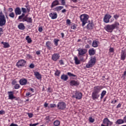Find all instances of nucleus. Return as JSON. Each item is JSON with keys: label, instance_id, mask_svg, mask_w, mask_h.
I'll return each instance as SVG.
<instances>
[{"label": "nucleus", "instance_id": "nucleus-1", "mask_svg": "<svg viewBox=\"0 0 126 126\" xmlns=\"http://www.w3.org/2000/svg\"><path fill=\"white\" fill-rule=\"evenodd\" d=\"M103 89L102 86H95L93 87V91L92 94V98L93 100H95V99H98L101 90Z\"/></svg>", "mask_w": 126, "mask_h": 126}, {"label": "nucleus", "instance_id": "nucleus-2", "mask_svg": "<svg viewBox=\"0 0 126 126\" xmlns=\"http://www.w3.org/2000/svg\"><path fill=\"white\" fill-rule=\"evenodd\" d=\"M120 27V23L118 22H115L114 24L109 25H108L104 27L105 30L108 32H112L114 30L117 29Z\"/></svg>", "mask_w": 126, "mask_h": 126}, {"label": "nucleus", "instance_id": "nucleus-3", "mask_svg": "<svg viewBox=\"0 0 126 126\" xmlns=\"http://www.w3.org/2000/svg\"><path fill=\"white\" fill-rule=\"evenodd\" d=\"M89 18V15L86 14H83L80 16V20L81 22H82V27L85 26L88 23Z\"/></svg>", "mask_w": 126, "mask_h": 126}, {"label": "nucleus", "instance_id": "nucleus-4", "mask_svg": "<svg viewBox=\"0 0 126 126\" xmlns=\"http://www.w3.org/2000/svg\"><path fill=\"white\" fill-rule=\"evenodd\" d=\"M6 23V19L2 11L0 10V27H2Z\"/></svg>", "mask_w": 126, "mask_h": 126}, {"label": "nucleus", "instance_id": "nucleus-5", "mask_svg": "<svg viewBox=\"0 0 126 126\" xmlns=\"http://www.w3.org/2000/svg\"><path fill=\"white\" fill-rule=\"evenodd\" d=\"M27 63V61L24 59H20L18 61V62L16 63V66L18 68H21L25 66Z\"/></svg>", "mask_w": 126, "mask_h": 126}, {"label": "nucleus", "instance_id": "nucleus-6", "mask_svg": "<svg viewBox=\"0 0 126 126\" xmlns=\"http://www.w3.org/2000/svg\"><path fill=\"white\" fill-rule=\"evenodd\" d=\"M66 108V104L63 101H60L57 104V108L58 110H65Z\"/></svg>", "mask_w": 126, "mask_h": 126}, {"label": "nucleus", "instance_id": "nucleus-7", "mask_svg": "<svg viewBox=\"0 0 126 126\" xmlns=\"http://www.w3.org/2000/svg\"><path fill=\"white\" fill-rule=\"evenodd\" d=\"M95 62V58H92L91 60H90L88 63L87 65H86V67H87V68H90L91 67L94 65Z\"/></svg>", "mask_w": 126, "mask_h": 126}, {"label": "nucleus", "instance_id": "nucleus-8", "mask_svg": "<svg viewBox=\"0 0 126 126\" xmlns=\"http://www.w3.org/2000/svg\"><path fill=\"white\" fill-rule=\"evenodd\" d=\"M28 15L25 16L24 18H23L22 20H20V22L22 21L23 22H27V23L29 24L32 23V17H28Z\"/></svg>", "mask_w": 126, "mask_h": 126}, {"label": "nucleus", "instance_id": "nucleus-9", "mask_svg": "<svg viewBox=\"0 0 126 126\" xmlns=\"http://www.w3.org/2000/svg\"><path fill=\"white\" fill-rule=\"evenodd\" d=\"M82 96H83V94L81 92H76L75 94H73L72 95V97L77 99H82Z\"/></svg>", "mask_w": 126, "mask_h": 126}, {"label": "nucleus", "instance_id": "nucleus-10", "mask_svg": "<svg viewBox=\"0 0 126 126\" xmlns=\"http://www.w3.org/2000/svg\"><path fill=\"white\" fill-rule=\"evenodd\" d=\"M77 51L78 52V55L79 56H84L87 53V50L86 49L79 48L77 49Z\"/></svg>", "mask_w": 126, "mask_h": 126}, {"label": "nucleus", "instance_id": "nucleus-11", "mask_svg": "<svg viewBox=\"0 0 126 126\" xmlns=\"http://www.w3.org/2000/svg\"><path fill=\"white\" fill-rule=\"evenodd\" d=\"M103 123L104 125L108 126H111L113 124V122L110 121L108 118H105L103 119Z\"/></svg>", "mask_w": 126, "mask_h": 126}, {"label": "nucleus", "instance_id": "nucleus-12", "mask_svg": "<svg viewBox=\"0 0 126 126\" xmlns=\"http://www.w3.org/2000/svg\"><path fill=\"white\" fill-rule=\"evenodd\" d=\"M60 58V55L59 53H54L52 55V60L54 62H57L59 60Z\"/></svg>", "mask_w": 126, "mask_h": 126}, {"label": "nucleus", "instance_id": "nucleus-13", "mask_svg": "<svg viewBox=\"0 0 126 126\" xmlns=\"http://www.w3.org/2000/svg\"><path fill=\"white\" fill-rule=\"evenodd\" d=\"M112 17L111 15H109V14H106L104 15V18H103V21L104 23H109L110 22V19Z\"/></svg>", "mask_w": 126, "mask_h": 126}, {"label": "nucleus", "instance_id": "nucleus-14", "mask_svg": "<svg viewBox=\"0 0 126 126\" xmlns=\"http://www.w3.org/2000/svg\"><path fill=\"white\" fill-rule=\"evenodd\" d=\"M8 97L9 99L12 100L13 99H15L17 100V98L14 95V93L12 91L8 92Z\"/></svg>", "mask_w": 126, "mask_h": 126}, {"label": "nucleus", "instance_id": "nucleus-15", "mask_svg": "<svg viewBox=\"0 0 126 126\" xmlns=\"http://www.w3.org/2000/svg\"><path fill=\"white\" fill-rule=\"evenodd\" d=\"M20 85L25 86L28 84V80L26 78H21L20 81H19Z\"/></svg>", "mask_w": 126, "mask_h": 126}, {"label": "nucleus", "instance_id": "nucleus-16", "mask_svg": "<svg viewBox=\"0 0 126 126\" xmlns=\"http://www.w3.org/2000/svg\"><path fill=\"white\" fill-rule=\"evenodd\" d=\"M58 13L56 12H53L49 14V17L52 20H55L58 18Z\"/></svg>", "mask_w": 126, "mask_h": 126}, {"label": "nucleus", "instance_id": "nucleus-17", "mask_svg": "<svg viewBox=\"0 0 126 126\" xmlns=\"http://www.w3.org/2000/svg\"><path fill=\"white\" fill-rule=\"evenodd\" d=\"M69 84L71 86H77L79 85V83L78 81H76L75 80H71V81H70Z\"/></svg>", "mask_w": 126, "mask_h": 126}, {"label": "nucleus", "instance_id": "nucleus-18", "mask_svg": "<svg viewBox=\"0 0 126 126\" xmlns=\"http://www.w3.org/2000/svg\"><path fill=\"white\" fill-rule=\"evenodd\" d=\"M121 60L125 61L126 58V52L125 50H122L121 52Z\"/></svg>", "mask_w": 126, "mask_h": 126}, {"label": "nucleus", "instance_id": "nucleus-19", "mask_svg": "<svg viewBox=\"0 0 126 126\" xmlns=\"http://www.w3.org/2000/svg\"><path fill=\"white\" fill-rule=\"evenodd\" d=\"M46 47L49 50H51L52 48V42L50 41H48L46 42Z\"/></svg>", "mask_w": 126, "mask_h": 126}, {"label": "nucleus", "instance_id": "nucleus-20", "mask_svg": "<svg viewBox=\"0 0 126 126\" xmlns=\"http://www.w3.org/2000/svg\"><path fill=\"white\" fill-rule=\"evenodd\" d=\"M34 75L38 80H40L41 78H42V75H41L38 72L34 71Z\"/></svg>", "mask_w": 126, "mask_h": 126}, {"label": "nucleus", "instance_id": "nucleus-21", "mask_svg": "<svg viewBox=\"0 0 126 126\" xmlns=\"http://www.w3.org/2000/svg\"><path fill=\"white\" fill-rule=\"evenodd\" d=\"M14 12H15V14H16V15H20L21 14V9L19 7L15 9Z\"/></svg>", "mask_w": 126, "mask_h": 126}, {"label": "nucleus", "instance_id": "nucleus-22", "mask_svg": "<svg viewBox=\"0 0 126 126\" xmlns=\"http://www.w3.org/2000/svg\"><path fill=\"white\" fill-rule=\"evenodd\" d=\"M61 79L62 80H63L64 81H66L68 80V77L67 75L63 74L61 75Z\"/></svg>", "mask_w": 126, "mask_h": 126}, {"label": "nucleus", "instance_id": "nucleus-23", "mask_svg": "<svg viewBox=\"0 0 126 126\" xmlns=\"http://www.w3.org/2000/svg\"><path fill=\"white\" fill-rule=\"evenodd\" d=\"M59 5H60L59 1L58 0H56L53 1V2L52 3L51 7H54Z\"/></svg>", "mask_w": 126, "mask_h": 126}, {"label": "nucleus", "instance_id": "nucleus-24", "mask_svg": "<svg viewBox=\"0 0 126 126\" xmlns=\"http://www.w3.org/2000/svg\"><path fill=\"white\" fill-rule=\"evenodd\" d=\"M18 29L20 30H24L25 29V26H24V24L23 23H20L19 25L18 26Z\"/></svg>", "mask_w": 126, "mask_h": 126}, {"label": "nucleus", "instance_id": "nucleus-25", "mask_svg": "<svg viewBox=\"0 0 126 126\" xmlns=\"http://www.w3.org/2000/svg\"><path fill=\"white\" fill-rule=\"evenodd\" d=\"M99 44V41H96V40L93 41L92 46L94 48H97L98 44Z\"/></svg>", "mask_w": 126, "mask_h": 126}, {"label": "nucleus", "instance_id": "nucleus-26", "mask_svg": "<svg viewBox=\"0 0 126 126\" xmlns=\"http://www.w3.org/2000/svg\"><path fill=\"white\" fill-rule=\"evenodd\" d=\"M124 123H125V121L124 120H122V119H118V120H117V121L115 123L116 125H121Z\"/></svg>", "mask_w": 126, "mask_h": 126}, {"label": "nucleus", "instance_id": "nucleus-27", "mask_svg": "<svg viewBox=\"0 0 126 126\" xmlns=\"http://www.w3.org/2000/svg\"><path fill=\"white\" fill-rule=\"evenodd\" d=\"M74 61H75V63L76 65L80 64L81 61L78 59L77 57H75L74 58Z\"/></svg>", "mask_w": 126, "mask_h": 126}, {"label": "nucleus", "instance_id": "nucleus-28", "mask_svg": "<svg viewBox=\"0 0 126 126\" xmlns=\"http://www.w3.org/2000/svg\"><path fill=\"white\" fill-rule=\"evenodd\" d=\"M1 44L4 45L3 47L5 48H9L10 47V45L7 42H2Z\"/></svg>", "mask_w": 126, "mask_h": 126}, {"label": "nucleus", "instance_id": "nucleus-29", "mask_svg": "<svg viewBox=\"0 0 126 126\" xmlns=\"http://www.w3.org/2000/svg\"><path fill=\"white\" fill-rule=\"evenodd\" d=\"M106 91H103L102 92V93L100 94V99H102L103 98V97L105 96L106 94Z\"/></svg>", "mask_w": 126, "mask_h": 126}, {"label": "nucleus", "instance_id": "nucleus-30", "mask_svg": "<svg viewBox=\"0 0 126 126\" xmlns=\"http://www.w3.org/2000/svg\"><path fill=\"white\" fill-rule=\"evenodd\" d=\"M94 24L92 23H89L87 26V28L88 30L93 29Z\"/></svg>", "mask_w": 126, "mask_h": 126}, {"label": "nucleus", "instance_id": "nucleus-31", "mask_svg": "<svg viewBox=\"0 0 126 126\" xmlns=\"http://www.w3.org/2000/svg\"><path fill=\"white\" fill-rule=\"evenodd\" d=\"M63 8V6H58L56 7V8H54V10H55L57 11H59L60 10H62Z\"/></svg>", "mask_w": 126, "mask_h": 126}, {"label": "nucleus", "instance_id": "nucleus-32", "mask_svg": "<svg viewBox=\"0 0 126 126\" xmlns=\"http://www.w3.org/2000/svg\"><path fill=\"white\" fill-rule=\"evenodd\" d=\"M26 39L27 41H28V43L29 44L31 43L32 42V40L31 39L30 36L29 35L26 36Z\"/></svg>", "mask_w": 126, "mask_h": 126}, {"label": "nucleus", "instance_id": "nucleus-33", "mask_svg": "<svg viewBox=\"0 0 126 126\" xmlns=\"http://www.w3.org/2000/svg\"><path fill=\"white\" fill-rule=\"evenodd\" d=\"M90 55H94L95 54V50L94 49H90L89 50Z\"/></svg>", "mask_w": 126, "mask_h": 126}, {"label": "nucleus", "instance_id": "nucleus-34", "mask_svg": "<svg viewBox=\"0 0 126 126\" xmlns=\"http://www.w3.org/2000/svg\"><path fill=\"white\" fill-rule=\"evenodd\" d=\"M60 74H61L60 70L58 69H56L55 73H54V75L59 77Z\"/></svg>", "mask_w": 126, "mask_h": 126}, {"label": "nucleus", "instance_id": "nucleus-35", "mask_svg": "<svg viewBox=\"0 0 126 126\" xmlns=\"http://www.w3.org/2000/svg\"><path fill=\"white\" fill-rule=\"evenodd\" d=\"M53 124L54 126H59L60 125V122L59 120H56L54 122Z\"/></svg>", "mask_w": 126, "mask_h": 126}, {"label": "nucleus", "instance_id": "nucleus-36", "mask_svg": "<svg viewBox=\"0 0 126 126\" xmlns=\"http://www.w3.org/2000/svg\"><path fill=\"white\" fill-rule=\"evenodd\" d=\"M60 41V40L58 39H54V45H55L56 46H58L59 45V42Z\"/></svg>", "mask_w": 126, "mask_h": 126}, {"label": "nucleus", "instance_id": "nucleus-37", "mask_svg": "<svg viewBox=\"0 0 126 126\" xmlns=\"http://www.w3.org/2000/svg\"><path fill=\"white\" fill-rule=\"evenodd\" d=\"M26 13H23L21 15L19 16V17H18V20L23 19V18L25 17V14Z\"/></svg>", "mask_w": 126, "mask_h": 126}, {"label": "nucleus", "instance_id": "nucleus-38", "mask_svg": "<svg viewBox=\"0 0 126 126\" xmlns=\"http://www.w3.org/2000/svg\"><path fill=\"white\" fill-rule=\"evenodd\" d=\"M84 55H78V57H79V58L80 59V60L81 62H84Z\"/></svg>", "mask_w": 126, "mask_h": 126}, {"label": "nucleus", "instance_id": "nucleus-39", "mask_svg": "<svg viewBox=\"0 0 126 126\" xmlns=\"http://www.w3.org/2000/svg\"><path fill=\"white\" fill-rule=\"evenodd\" d=\"M21 88L20 85L19 84H16V85H14V89L17 90Z\"/></svg>", "mask_w": 126, "mask_h": 126}, {"label": "nucleus", "instance_id": "nucleus-40", "mask_svg": "<svg viewBox=\"0 0 126 126\" xmlns=\"http://www.w3.org/2000/svg\"><path fill=\"white\" fill-rule=\"evenodd\" d=\"M15 16V13H14V12H11V13H9V17H11V18H13V19L14 18Z\"/></svg>", "mask_w": 126, "mask_h": 126}, {"label": "nucleus", "instance_id": "nucleus-41", "mask_svg": "<svg viewBox=\"0 0 126 126\" xmlns=\"http://www.w3.org/2000/svg\"><path fill=\"white\" fill-rule=\"evenodd\" d=\"M21 9H22V11L23 13H27L28 10H27V9L26 8L22 7L21 8Z\"/></svg>", "mask_w": 126, "mask_h": 126}, {"label": "nucleus", "instance_id": "nucleus-42", "mask_svg": "<svg viewBox=\"0 0 126 126\" xmlns=\"http://www.w3.org/2000/svg\"><path fill=\"white\" fill-rule=\"evenodd\" d=\"M67 75L69 76V77H76V76L75 75H74L73 73H70V72H68L67 73Z\"/></svg>", "mask_w": 126, "mask_h": 126}, {"label": "nucleus", "instance_id": "nucleus-43", "mask_svg": "<svg viewBox=\"0 0 126 126\" xmlns=\"http://www.w3.org/2000/svg\"><path fill=\"white\" fill-rule=\"evenodd\" d=\"M90 123H93L94 122V119H93L92 117H89V119Z\"/></svg>", "mask_w": 126, "mask_h": 126}, {"label": "nucleus", "instance_id": "nucleus-44", "mask_svg": "<svg viewBox=\"0 0 126 126\" xmlns=\"http://www.w3.org/2000/svg\"><path fill=\"white\" fill-rule=\"evenodd\" d=\"M50 108H53L57 107V105L56 104H50Z\"/></svg>", "mask_w": 126, "mask_h": 126}, {"label": "nucleus", "instance_id": "nucleus-45", "mask_svg": "<svg viewBox=\"0 0 126 126\" xmlns=\"http://www.w3.org/2000/svg\"><path fill=\"white\" fill-rule=\"evenodd\" d=\"M120 17V15H117V14H116V15H114V19L116 20H117Z\"/></svg>", "mask_w": 126, "mask_h": 126}, {"label": "nucleus", "instance_id": "nucleus-46", "mask_svg": "<svg viewBox=\"0 0 126 126\" xmlns=\"http://www.w3.org/2000/svg\"><path fill=\"white\" fill-rule=\"evenodd\" d=\"M17 82L16 80H15V79L13 80L12 82V85H15L17 84Z\"/></svg>", "mask_w": 126, "mask_h": 126}, {"label": "nucleus", "instance_id": "nucleus-47", "mask_svg": "<svg viewBox=\"0 0 126 126\" xmlns=\"http://www.w3.org/2000/svg\"><path fill=\"white\" fill-rule=\"evenodd\" d=\"M32 95H31V94L30 93H27L26 94V96L27 97H31Z\"/></svg>", "mask_w": 126, "mask_h": 126}, {"label": "nucleus", "instance_id": "nucleus-48", "mask_svg": "<svg viewBox=\"0 0 126 126\" xmlns=\"http://www.w3.org/2000/svg\"><path fill=\"white\" fill-rule=\"evenodd\" d=\"M32 57L30 54H27L26 58L28 59H32Z\"/></svg>", "mask_w": 126, "mask_h": 126}, {"label": "nucleus", "instance_id": "nucleus-49", "mask_svg": "<svg viewBox=\"0 0 126 126\" xmlns=\"http://www.w3.org/2000/svg\"><path fill=\"white\" fill-rule=\"evenodd\" d=\"M109 52L110 53H113L114 52V49L112 47H110V49H109Z\"/></svg>", "mask_w": 126, "mask_h": 126}, {"label": "nucleus", "instance_id": "nucleus-50", "mask_svg": "<svg viewBox=\"0 0 126 126\" xmlns=\"http://www.w3.org/2000/svg\"><path fill=\"white\" fill-rule=\"evenodd\" d=\"M43 29L42 26L40 27L39 28H38V32H42Z\"/></svg>", "mask_w": 126, "mask_h": 126}, {"label": "nucleus", "instance_id": "nucleus-51", "mask_svg": "<svg viewBox=\"0 0 126 126\" xmlns=\"http://www.w3.org/2000/svg\"><path fill=\"white\" fill-rule=\"evenodd\" d=\"M25 7L27 8V10H28V12H30L31 11V8L28 5H26Z\"/></svg>", "mask_w": 126, "mask_h": 126}, {"label": "nucleus", "instance_id": "nucleus-52", "mask_svg": "<svg viewBox=\"0 0 126 126\" xmlns=\"http://www.w3.org/2000/svg\"><path fill=\"white\" fill-rule=\"evenodd\" d=\"M59 63H60V65H64V62L63 60H60L59 61Z\"/></svg>", "mask_w": 126, "mask_h": 126}, {"label": "nucleus", "instance_id": "nucleus-53", "mask_svg": "<svg viewBox=\"0 0 126 126\" xmlns=\"http://www.w3.org/2000/svg\"><path fill=\"white\" fill-rule=\"evenodd\" d=\"M71 29L72 30H75L76 29V25H73V26H71Z\"/></svg>", "mask_w": 126, "mask_h": 126}, {"label": "nucleus", "instance_id": "nucleus-54", "mask_svg": "<svg viewBox=\"0 0 126 126\" xmlns=\"http://www.w3.org/2000/svg\"><path fill=\"white\" fill-rule=\"evenodd\" d=\"M34 67H35V66H34V64L33 63H31V64L30 65V66H29V67H30V68H34Z\"/></svg>", "mask_w": 126, "mask_h": 126}, {"label": "nucleus", "instance_id": "nucleus-55", "mask_svg": "<svg viewBox=\"0 0 126 126\" xmlns=\"http://www.w3.org/2000/svg\"><path fill=\"white\" fill-rule=\"evenodd\" d=\"M61 3L63 5H65L66 3L65 0H61Z\"/></svg>", "mask_w": 126, "mask_h": 126}, {"label": "nucleus", "instance_id": "nucleus-56", "mask_svg": "<svg viewBox=\"0 0 126 126\" xmlns=\"http://www.w3.org/2000/svg\"><path fill=\"white\" fill-rule=\"evenodd\" d=\"M3 29L0 28V36H1V35L3 34Z\"/></svg>", "mask_w": 126, "mask_h": 126}, {"label": "nucleus", "instance_id": "nucleus-57", "mask_svg": "<svg viewBox=\"0 0 126 126\" xmlns=\"http://www.w3.org/2000/svg\"><path fill=\"white\" fill-rule=\"evenodd\" d=\"M66 23H67V25H69L71 24L70 20L67 19L66 20Z\"/></svg>", "mask_w": 126, "mask_h": 126}, {"label": "nucleus", "instance_id": "nucleus-58", "mask_svg": "<svg viewBox=\"0 0 126 126\" xmlns=\"http://www.w3.org/2000/svg\"><path fill=\"white\" fill-rule=\"evenodd\" d=\"M5 114V111L4 110H0V115Z\"/></svg>", "mask_w": 126, "mask_h": 126}, {"label": "nucleus", "instance_id": "nucleus-59", "mask_svg": "<svg viewBox=\"0 0 126 126\" xmlns=\"http://www.w3.org/2000/svg\"><path fill=\"white\" fill-rule=\"evenodd\" d=\"M28 116L30 118H32L33 117V114L32 113H28Z\"/></svg>", "mask_w": 126, "mask_h": 126}, {"label": "nucleus", "instance_id": "nucleus-60", "mask_svg": "<svg viewBox=\"0 0 126 126\" xmlns=\"http://www.w3.org/2000/svg\"><path fill=\"white\" fill-rule=\"evenodd\" d=\"M38 124H39V123L33 124H31L30 125V126H37Z\"/></svg>", "mask_w": 126, "mask_h": 126}, {"label": "nucleus", "instance_id": "nucleus-61", "mask_svg": "<svg viewBox=\"0 0 126 126\" xmlns=\"http://www.w3.org/2000/svg\"><path fill=\"white\" fill-rule=\"evenodd\" d=\"M122 104L121 103H119L117 105L116 108H120L121 107Z\"/></svg>", "mask_w": 126, "mask_h": 126}, {"label": "nucleus", "instance_id": "nucleus-62", "mask_svg": "<svg viewBox=\"0 0 126 126\" xmlns=\"http://www.w3.org/2000/svg\"><path fill=\"white\" fill-rule=\"evenodd\" d=\"M9 126H19L18 125L16 124H11Z\"/></svg>", "mask_w": 126, "mask_h": 126}, {"label": "nucleus", "instance_id": "nucleus-63", "mask_svg": "<svg viewBox=\"0 0 126 126\" xmlns=\"http://www.w3.org/2000/svg\"><path fill=\"white\" fill-rule=\"evenodd\" d=\"M13 9L12 8H8V11H9V12H12L13 11Z\"/></svg>", "mask_w": 126, "mask_h": 126}, {"label": "nucleus", "instance_id": "nucleus-64", "mask_svg": "<svg viewBox=\"0 0 126 126\" xmlns=\"http://www.w3.org/2000/svg\"><path fill=\"white\" fill-rule=\"evenodd\" d=\"M36 54L37 55H40V51H37L36 52Z\"/></svg>", "mask_w": 126, "mask_h": 126}]
</instances>
